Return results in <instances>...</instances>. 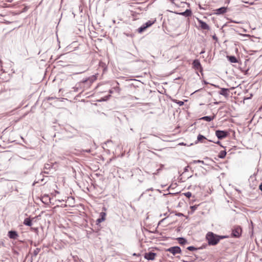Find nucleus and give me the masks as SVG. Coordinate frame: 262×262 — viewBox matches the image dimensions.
Wrapping results in <instances>:
<instances>
[{
	"instance_id": "obj_11",
	"label": "nucleus",
	"mask_w": 262,
	"mask_h": 262,
	"mask_svg": "<svg viewBox=\"0 0 262 262\" xmlns=\"http://www.w3.org/2000/svg\"><path fill=\"white\" fill-rule=\"evenodd\" d=\"M229 89L226 88H221V91L219 92V94L225 97H228L229 95Z\"/></svg>"
},
{
	"instance_id": "obj_20",
	"label": "nucleus",
	"mask_w": 262,
	"mask_h": 262,
	"mask_svg": "<svg viewBox=\"0 0 262 262\" xmlns=\"http://www.w3.org/2000/svg\"><path fill=\"white\" fill-rule=\"evenodd\" d=\"M226 155V151L222 150V151H220L219 155V157L221 159H223L225 157Z\"/></svg>"
},
{
	"instance_id": "obj_36",
	"label": "nucleus",
	"mask_w": 262,
	"mask_h": 262,
	"mask_svg": "<svg viewBox=\"0 0 262 262\" xmlns=\"http://www.w3.org/2000/svg\"><path fill=\"white\" fill-rule=\"evenodd\" d=\"M213 39H214V40H217V37L215 35H214L213 36Z\"/></svg>"
},
{
	"instance_id": "obj_13",
	"label": "nucleus",
	"mask_w": 262,
	"mask_h": 262,
	"mask_svg": "<svg viewBox=\"0 0 262 262\" xmlns=\"http://www.w3.org/2000/svg\"><path fill=\"white\" fill-rule=\"evenodd\" d=\"M179 14L186 17L190 16L192 14L191 11L190 9H187L183 12L180 13Z\"/></svg>"
},
{
	"instance_id": "obj_37",
	"label": "nucleus",
	"mask_w": 262,
	"mask_h": 262,
	"mask_svg": "<svg viewBox=\"0 0 262 262\" xmlns=\"http://www.w3.org/2000/svg\"><path fill=\"white\" fill-rule=\"evenodd\" d=\"M182 261L183 262H190V261H189L188 260H185V259H183V260H182Z\"/></svg>"
},
{
	"instance_id": "obj_32",
	"label": "nucleus",
	"mask_w": 262,
	"mask_h": 262,
	"mask_svg": "<svg viewBox=\"0 0 262 262\" xmlns=\"http://www.w3.org/2000/svg\"><path fill=\"white\" fill-rule=\"evenodd\" d=\"M191 208L192 210H194L195 209H196V206H191Z\"/></svg>"
},
{
	"instance_id": "obj_42",
	"label": "nucleus",
	"mask_w": 262,
	"mask_h": 262,
	"mask_svg": "<svg viewBox=\"0 0 262 262\" xmlns=\"http://www.w3.org/2000/svg\"><path fill=\"white\" fill-rule=\"evenodd\" d=\"M87 81H88V80H85V81H83V82H86Z\"/></svg>"
},
{
	"instance_id": "obj_33",
	"label": "nucleus",
	"mask_w": 262,
	"mask_h": 262,
	"mask_svg": "<svg viewBox=\"0 0 262 262\" xmlns=\"http://www.w3.org/2000/svg\"><path fill=\"white\" fill-rule=\"evenodd\" d=\"M214 142L216 143V144H219V145H221V142L219 141V140L217 141H216V142Z\"/></svg>"
},
{
	"instance_id": "obj_45",
	"label": "nucleus",
	"mask_w": 262,
	"mask_h": 262,
	"mask_svg": "<svg viewBox=\"0 0 262 262\" xmlns=\"http://www.w3.org/2000/svg\"><path fill=\"white\" fill-rule=\"evenodd\" d=\"M216 131L219 132L221 131L220 130H216Z\"/></svg>"
},
{
	"instance_id": "obj_10",
	"label": "nucleus",
	"mask_w": 262,
	"mask_h": 262,
	"mask_svg": "<svg viewBox=\"0 0 262 262\" xmlns=\"http://www.w3.org/2000/svg\"><path fill=\"white\" fill-rule=\"evenodd\" d=\"M53 165L52 163H46L44 166V172L46 173H49V172L48 171H46V170H51L53 169Z\"/></svg>"
},
{
	"instance_id": "obj_17",
	"label": "nucleus",
	"mask_w": 262,
	"mask_h": 262,
	"mask_svg": "<svg viewBox=\"0 0 262 262\" xmlns=\"http://www.w3.org/2000/svg\"><path fill=\"white\" fill-rule=\"evenodd\" d=\"M24 224L28 226H31L32 225V220L30 218H26L24 221Z\"/></svg>"
},
{
	"instance_id": "obj_25",
	"label": "nucleus",
	"mask_w": 262,
	"mask_h": 262,
	"mask_svg": "<svg viewBox=\"0 0 262 262\" xmlns=\"http://www.w3.org/2000/svg\"><path fill=\"white\" fill-rule=\"evenodd\" d=\"M184 195L186 197L189 198H190L192 194H191V193L190 192H187L184 193Z\"/></svg>"
},
{
	"instance_id": "obj_24",
	"label": "nucleus",
	"mask_w": 262,
	"mask_h": 262,
	"mask_svg": "<svg viewBox=\"0 0 262 262\" xmlns=\"http://www.w3.org/2000/svg\"><path fill=\"white\" fill-rule=\"evenodd\" d=\"M175 102L178 104H179V106H182L183 104H184V102L183 101H179V100H176L175 101Z\"/></svg>"
},
{
	"instance_id": "obj_1",
	"label": "nucleus",
	"mask_w": 262,
	"mask_h": 262,
	"mask_svg": "<svg viewBox=\"0 0 262 262\" xmlns=\"http://www.w3.org/2000/svg\"><path fill=\"white\" fill-rule=\"evenodd\" d=\"M206 238L209 245L214 246L219 243L217 235L212 232H209L206 235Z\"/></svg>"
},
{
	"instance_id": "obj_16",
	"label": "nucleus",
	"mask_w": 262,
	"mask_h": 262,
	"mask_svg": "<svg viewBox=\"0 0 262 262\" xmlns=\"http://www.w3.org/2000/svg\"><path fill=\"white\" fill-rule=\"evenodd\" d=\"M226 12V8L225 7H221L216 10V14H224Z\"/></svg>"
},
{
	"instance_id": "obj_15",
	"label": "nucleus",
	"mask_w": 262,
	"mask_h": 262,
	"mask_svg": "<svg viewBox=\"0 0 262 262\" xmlns=\"http://www.w3.org/2000/svg\"><path fill=\"white\" fill-rule=\"evenodd\" d=\"M215 115H213L212 116H204V117L201 118V119L208 121V122H210L211 120H213V119L215 118Z\"/></svg>"
},
{
	"instance_id": "obj_8",
	"label": "nucleus",
	"mask_w": 262,
	"mask_h": 262,
	"mask_svg": "<svg viewBox=\"0 0 262 262\" xmlns=\"http://www.w3.org/2000/svg\"><path fill=\"white\" fill-rule=\"evenodd\" d=\"M198 21L200 25L201 28L203 30H209L210 27L204 21H202V20L198 19Z\"/></svg>"
},
{
	"instance_id": "obj_35",
	"label": "nucleus",
	"mask_w": 262,
	"mask_h": 262,
	"mask_svg": "<svg viewBox=\"0 0 262 262\" xmlns=\"http://www.w3.org/2000/svg\"><path fill=\"white\" fill-rule=\"evenodd\" d=\"M259 188L262 191V183L259 185Z\"/></svg>"
},
{
	"instance_id": "obj_19",
	"label": "nucleus",
	"mask_w": 262,
	"mask_h": 262,
	"mask_svg": "<svg viewBox=\"0 0 262 262\" xmlns=\"http://www.w3.org/2000/svg\"><path fill=\"white\" fill-rule=\"evenodd\" d=\"M178 241L181 245H184L187 243V241L183 237L178 238Z\"/></svg>"
},
{
	"instance_id": "obj_30",
	"label": "nucleus",
	"mask_w": 262,
	"mask_h": 262,
	"mask_svg": "<svg viewBox=\"0 0 262 262\" xmlns=\"http://www.w3.org/2000/svg\"><path fill=\"white\" fill-rule=\"evenodd\" d=\"M105 215H106L105 213L103 212L100 213L101 217H103V218L105 219Z\"/></svg>"
},
{
	"instance_id": "obj_7",
	"label": "nucleus",
	"mask_w": 262,
	"mask_h": 262,
	"mask_svg": "<svg viewBox=\"0 0 262 262\" xmlns=\"http://www.w3.org/2000/svg\"><path fill=\"white\" fill-rule=\"evenodd\" d=\"M8 236L10 238L16 239L18 237V235L16 231L11 230L8 232Z\"/></svg>"
},
{
	"instance_id": "obj_28",
	"label": "nucleus",
	"mask_w": 262,
	"mask_h": 262,
	"mask_svg": "<svg viewBox=\"0 0 262 262\" xmlns=\"http://www.w3.org/2000/svg\"><path fill=\"white\" fill-rule=\"evenodd\" d=\"M105 220V219L104 218H103V217H100L99 219H98L97 220V222L98 223H101L103 221H104Z\"/></svg>"
},
{
	"instance_id": "obj_34",
	"label": "nucleus",
	"mask_w": 262,
	"mask_h": 262,
	"mask_svg": "<svg viewBox=\"0 0 262 262\" xmlns=\"http://www.w3.org/2000/svg\"><path fill=\"white\" fill-rule=\"evenodd\" d=\"M189 167V166L186 167L184 169V171H188V168Z\"/></svg>"
},
{
	"instance_id": "obj_2",
	"label": "nucleus",
	"mask_w": 262,
	"mask_h": 262,
	"mask_svg": "<svg viewBox=\"0 0 262 262\" xmlns=\"http://www.w3.org/2000/svg\"><path fill=\"white\" fill-rule=\"evenodd\" d=\"M156 21V19H155L153 20H148L138 29V32L142 33V32L145 31L147 28L152 26V25H153Z\"/></svg>"
},
{
	"instance_id": "obj_23",
	"label": "nucleus",
	"mask_w": 262,
	"mask_h": 262,
	"mask_svg": "<svg viewBox=\"0 0 262 262\" xmlns=\"http://www.w3.org/2000/svg\"><path fill=\"white\" fill-rule=\"evenodd\" d=\"M187 249L189 251H192L197 250V248H196L195 247H194L193 246H189L187 248Z\"/></svg>"
},
{
	"instance_id": "obj_44",
	"label": "nucleus",
	"mask_w": 262,
	"mask_h": 262,
	"mask_svg": "<svg viewBox=\"0 0 262 262\" xmlns=\"http://www.w3.org/2000/svg\"><path fill=\"white\" fill-rule=\"evenodd\" d=\"M159 170H160V169H158L157 170L158 172Z\"/></svg>"
},
{
	"instance_id": "obj_9",
	"label": "nucleus",
	"mask_w": 262,
	"mask_h": 262,
	"mask_svg": "<svg viewBox=\"0 0 262 262\" xmlns=\"http://www.w3.org/2000/svg\"><path fill=\"white\" fill-rule=\"evenodd\" d=\"M228 132H215L216 136L218 139H222L226 137Z\"/></svg>"
},
{
	"instance_id": "obj_40",
	"label": "nucleus",
	"mask_w": 262,
	"mask_h": 262,
	"mask_svg": "<svg viewBox=\"0 0 262 262\" xmlns=\"http://www.w3.org/2000/svg\"><path fill=\"white\" fill-rule=\"evenodd\" d=\"M109 92H110V93L112 94V93H113V91L112 90H110Z\"/></svg>"
},
{
	"instance_id": "obj_43",
	"label": "nucleus",
	"mask_w": 262,
	"mask_h": 262,
	"mask_svg": "<svg viewBox=\"0 0 262 262\" xmlns=\"http://www.w3.org/2000/svg\"><path fill=\"white\" fill-rule=\"evenodd\" d=\"M204 51H202V52H201V54H202V53H204Z\"/></svg>"
},
{
	"instance_id": "obj_21",
	"label": "nucleus",
	"mask_w": 262,
	"mask_h": 262,
	"mask_svg": "<svg viewBox=\"0 0 262 262\" xmlns=\"http://www.w3.org/2000/svg\"><path fill=\"white\" fill-rule=\"evenodd\" d=\"M196 163H202V164H204V162L203 161H202V160H193L192 161V162H191L190 163V164H196Z\"/></svg>"
},
{
	"instance_id": "obj_12",
	"label": "nucleus",
	"mask_w": 262,
	"mask_h": 262,
	"mask_svg": "<svg viewBox=\"0 0 262 262\" xmlns=\"http://www.w3.org/2000/svg\"><path fill=\"white\" fill-rule=\"evenodd\" d=\"M161 139L165 142H171L173 141V139L171 137L164 135L161 137Z\"/></svg>"
},
{
	"instance_id": "obj_39",
	"label": "nucleus",
	"mask_w": 262,
	"mask_h": 262,
	"mask_svg": "<svg viewBox=\"0 0 262 262\" xmlns=\"http://www.w3.org/2000/svg\"><path fill=\"white\" fill-rule=\"evenodd\" d=\"M53 97H49L48 100L53 99Z\"/></svg>"
},
{
	"instance_id": "obj_29",
	"label": "nucleus",
	"mask_w": 262,
	"mask_h": 262,
	"mask_svg": "<svg viewBox=\"0 0 262 262\" xmlns=\"http://www.w3.org/2000/svg\"><path fill=\"white\" fill-rule=\"evenodd\" d=\"M114 89L115 90V91H116L118 93H119L120 91V88L119 87H118V86L114 87Z\"/></svg>"
},
{
	"instance_id": "obj_26",
	"label": "nucleus",
	"mask_w": 262,
	"mask_h": 262,
	"mask_svg": "<svg viewBox=\"0 0 262 262\" xmlns=\"http://www.w3.org/2000/svg\"><path fill=\"white\" fill-rule=\"evenodd\" d=\"M193 144V143H190V144H186V143H184V142H181V143H179L178 144V145H185V146H191V145H192Z\"/></svg>"
},
{
	"instance_id": "obj_38",
	"label": "nucleus",
	"mask_w": 262,
	"mask_h": 262,
	"mask_svg": "<svg viewBox=\"0 0 262 262\" xmlns=\"http://www.w3.org/2000/svg\"><path fill=\"white\" fill-rule=\"evenodd\" d=\"M172 4L174 3V0H169Z\"/></svg>"
},
{
	"instance_id": "obj_6",
	"label": "nucleus",
	"mask_w": 262,
	"mask_h": 262,
	"mask_svg": "<svg viewBox=\"0 0 262 262\" xmlns=\"http://www.w3.org/2000/svg\"><path fill=\"white\" fill-rule=\"evenodd\" d=\"M156 255V254L155 253L150 252L144 254V258L148 260H154Z\"/></svg>"
},
{
	"instance_id": "obj_4",
	"label": "nucleus",
	"mask_w": 262,
	"mask_h": 262,
	"mask_svg": "<svg viewBox=\"0 0 262 262\" xmlns=\"http://www.w3.org/2000/svg\"><path fill=\"white\" fill-rule=\"evenodd\" d=\"M242 232V229L239 227H237L233 229L232 232V235L235 237H238L240 236Z\"/></svg>"
},
{
	"instance_id": "obj_31",
	"label": "nucleus",
	"mask_w": 262,
	"mask_h": 262,
	"mask_svg": "<svg viewBox=\"0 0 262 262\" xmlns=\"http://www.w3.org/2000/svg\"><path fill=\"white\" fill-rule=\"evenodd\" d=\"M2 247H5V244H4V242H0V248Z\"/></svg>"
},
{
	"instance_id": "obj_22",
	"label": "nucleus",
	"mask_w": 262,
	"mask_h": 262,
	"mask_svg": "<svg viewBox=\"0 0 262 262\" xmlns=\"http://www.w3.org/2000/svg\"><path fill=\"white\" fill-rule=\"evenodd\" d=\"M40 249L39 248H36L35 249L34 251H33V255L34 256H36L37 255V254L39 253V252H40Z\"/></svg>"
},
{
	"instance_id": "obj_18",
	"label": "nucleus",
	"mask_w": 262,
	"mask_h": 262,
	"mask_svg": "<svg viewBox=\"0 0 262 262\" xmlns=\"http://www.w3.org/2000/svg\"><path fill=\"white\" fill-rule=\"evenodd\" d=\"M206 139V138L203 135H199L198 136V138H197V140H196L195 142H194V143L195 144H196L198 142H203V141L204 140H205Z\"/></svg>"
},
{
	"instance_id": "obj_14",
	"label": "nucleus",
	"mask_w": 262,
	"mask_h": 262,
	"mask_svg": "<svg viewBox=\"0 0 262 262\" xmlns=\"http://www.w3.org/2000/svg\"><path fill=\"white\" fill-rule=\"evenodd\" d=\"M227 58L231 63H237L238 62L237 58L234 56H227Z\"/></svg>"
},
{
	"instance_id": "obj_27",
	"label": "nucleus",
	"mask_w": 262,
	"mask_h": 262,
	"mask_svg": "<svg viewBox=\"0 0 262 262\" xmlns=\"http://www.w3.org/2000/svg\"><path fill=\"white\" fill-rule=\"evenodd\" d=\"M217 237H218V239H219V242H220V241L222 239H223V238H227L228 237V236H222V235H217Z\"/></svg>"
},
{
	"instance_id": "obj_41",
	"label": "nucleus",
	"mask_w": 262,
	"mask_h": 262,
	"mask_svg": "<svg viewBox=\"0 0 262 262\" xmlns=\"http://www.w3.org/2000/svg\"><path fill=\"white\" fill-rule=\"evenodd\" d=\"M148 190H152V189L150 188V189H148Z\"/></svg>"
},
{
	"instance_id": "obj_3",
	"label": "nucleus",
	"mask_w": 262,
	"mask_h": 262,
	"mask_svg": "<svg viewBox=\"0 0 262 262\" xmlns=\"http://www.w3.org/2000/svg\"><path fill=\"white\" fill-rule=\"evenodd\" d=\"M166 251L172 253L173 255H175L176 254L180 253L181 252V248L178 246L170 247L167 249Z\"/></svg>"
},
{
	"instance_id": "obj_5",
	"label": "nucleus",
	"mask_w": 262,
	"mask_h": 262,
	"mask_svg": "<svg viewBox=\"0 0 262 262\" xmlns=\"http://www.w3.org/2000/svg\"><path fill=\"white\" fill-rule=\"evenodd\" d=\"M192 65H193V67L196 70H202L201 64L198 59L194 60L192 62Z\"/></svg>"
}]
</instances>
